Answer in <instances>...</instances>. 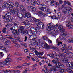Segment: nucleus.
Wrapping results in <instances>:
<instances>
[{
    "label": "nucleus",
    "instance_id": "1",
    "mask_svg": "<svg viewBox=\"0 0 73 73\" xmlns=\"http://www.w3.org/2000/svg\"><path fill=\"white\" fill-rule=\"evenodd\" d=\"M48 29L47 30L48 31H49L51 32V33L52 34V35L54 37H56L57 34H58V33L57 32V31H55L54 29H56L57 27L58 26V24H56V25H54L53 26V24L52 23H50L48 25Z\"/></svg>",
    "mask_w": 73,
    "mask_h": 73
},
{
    "label": "nucleus",
    "instance_id": "2",
    "mask_svg": "<svg viewBox=\"0 0 73 73\" xmlns=\"http://www.w3.org/2000/svg\"><path fill=\"white\" fill-rule=\"evenodd\" d=\"M12 62V60L11 58H6L5 61L1 62H0V66L3 67L4 66V65H9L10 62Z\"/></svg>",
    "mask_w": 73,
    "mask_h": 73
},
{
    "label": "nucleus",
    "instance_id": "3",
    "mask_svg": "<svg viewBox=\"0 0 73 73\" xmlns=\"http://www.w3.org/2000/svg\"><path fill=\"white\" fill-rule=\"evenodd\" d=\"M54 64H55V66H52L51 68L50 69V72L54 70V71H58L60 72V70H61V69L60 68V67L58 66L57 64L56 63H53Z\"/></svg>",
    "mask_w": 73,
    "mask_h": 73
},
{
    "label": "nucleus",
    "instance_id": "4",
    "mask_svg": "<svg viewBox=\"0 0 73 73\" xmlns=\"http://www.w3.org/2000/svg\"><path fill=\"white\" fill-rule=\"evenodd\" d=\"M5 6L7 8H11V7H14L15 5L13 3L11 2L8 1L5 5Z\"/></svg>",
    "mask_w": 73,
    "mask_h": 73
},
{
    "label": "nucleus",
    "instance_id": "5",
    "mask_svg": "<svg viewBox=\"0 0 73 73\" xmlns=\"http://www.w3.org/2000/svg\"><path fill=\"white\" fill-rule=\"evenodd\" d=\"M56 58H54V59L51 61L53 63H56L58 62H59V58H60V54L59 55H55Z\"/></svg>",
    "mask_w": 73,
    "mask_h": 73
},
{
    "label": "nucleus",
    "instance_id": "6",
    "mask_svg": "<svg viewBox=\"0 0 73 73\" xmlns=\"http://www.w3.org/2000/svg\"><path fill=\"white\" fill-rule=\"evenodd\" d=\"M37 25L40 28H41V29H44V27H45L44 24L42 22H41V21H39V22Z\"/></svg>",
    "mask_w": 73,
    "mask_h": 73
},
{
    "label": "nucleus",
    "instance_id": "7",
    "mask_svg": "<svg viewBox=\"0 0 73 73\" xmlns=\"http://www.w3.org/2000/svg\"><path fill=\"white\" fill-rule=\"evenodd\" d=\"M23 17L24 18H26L27 17L28 18H31V14L29 12L26 11L25 14L23 15Z\"/></svg>",
    "mask_w": 73,
    "mask_h": 73
},
{
    "label": "nucleus",
    "instance_id": "8",
    "mask_svg": "<svg viewBox=\"0 0 73 73\" xmlns=\"http://www.w3.org/2000/svg\"><path fill=\"white\" fill-rule=\"evenodd\" d=\"M65 29L63 28L61 30V32H63V34H62V36L63 37H66V36L68 35V33L66 32H65Z\"/></svg>",
    "mask_w": 73,
    "mask_h": 73
},
{
    "label": "nucleus",
    "instance_id": "9",
    "mask_svg": "<svg viewBox=\"0 0 73 73\" xmlns=\"http://www.w3.org/2000/svg\"><path fill=\"white\" fill-rule=\"evenodd\" d=\"M66 25L67 27H68L69 29H73V25H72L70 22H67Z\"/></svg>",
    "mask_w": 73,
    "mask_h": 73
},
{
    "label": "nucleus",
    "instance_id": "10",
    "mask_svg": "<svg viewBox=\"0 0 73 73\" xmlns=\"http://www.w3.org/2000/svg\"><path fill=\"white\" fill-rule=\"evenodd\" d=\"M55 64H57L58 66L59 67V68H60V69H64V68H65V66H64V65L62 64H61V63L59 62L55 63Z\"/></svg>",
    "mask_w": 73,
    "mask_h": 73
},
{
    "label": "nucleus",
    "instance_id": "11",
    "mask_svg": "<svg viewBox=\"0 0 73 73\" xmlns=\"http://www.w3.org/2000/svg\"><path fill=\"white\" fill-rule=\"evenodd\" d=\"M28 9L29 11H31L35 12L36 11V8L34 7L33 6H29L28 7Z\"/></svg>",
    "mask_w": 73,
    "mask_h": 73
},
{
    "label": "nucleus",
    "instance_id": "12",
    "mask_svg": "<svg viewBox=\"0 0 73 73\" xmlns=\"http://www.w3.org/2000/svg\"><path fill=\"white\" fill-rule=\"evenodd\" d=\"M12 13V15H16V14H17L18 13V10L17 9L11 10L10 11Z\"/></svg>",
    "mask_w": 73,
    "mask_h": 73
},
{
    "label": "nucleus",
    "instance_id": "13",
    "mask_svg": "<svg viewBox=\"0 0 73 73\" xmlns=\"http://www.w3.org/2000/svg\"><path fill=\"white\" fill-rule=\"evenodd\" d=\"M72 9V8L69 7H68V6H67L66 7H63L62 9V13H64V12H65V11H68V10H69V9Z\"/></svg>",
    "mask_w": 73,
    "mask_h": 73
},
{
    "label": "nucleus",
    "instance_id": "14",
    "mask_svg": "<svg viewBox=\"0 0 73 73\" xmlns=\"http://www.w3.org/2000/svg\"><path fill=\"white\" fill-rule=\"evenodd\" d=\"M72 8L70 9L69 10H67L68 11H65L64 12H63V13H64V14H68V15H70V14H71V11H72Z\"/></svg>",
    "mask_w": 73,
    "mask_h": 73
},
{
    "label": "nucleus",
    "instance_id": "15",
    "mask_svg": "<svg viewBox=\"0 0 73 73\" xmlns=\"http://www.w3.org/2000/svg\"><path fill=\"white\" fill-rule=\"evenodd\" d=\"M39 1L37 0H34L33 1L31 0V4L32 5L35 6L36 4H37V2Z\"/></svg>",
    "mask_w": 73,
    "mask_h": 73
},
{
    "label": "nucleus",
    "instance_id": "16",
    "mask_svg": "<svg viewBox=\"0 0 73 73\" xmlns=\"http://www.w3.org/2000/svg\"><path fill=\"white\" fill-rule=\"evenodd\" d=\"M62 52H63V53H67V52H68V50H67V49L66 47H63L61 49Z\"/></svg>",
    "mask_w": 73,
    "mask_h": 73
},
{
    "label": "nucleus",
    "instance_id": "17",
    "mask_svg": "<svg viewBox=\"0 0 73 73\" xmlns=\"http://www.w3.org/2000/svg\"><path fill=\"white\" fill-rule=\"evenodd\" d=\"M12 32L13 34H14L15 35L17 36L18 35H19V33L18 31H17V30H16L15 29L13 30L12 31Z\"/></svg>",
    "mask_w": 73,
    "mask_h": 73
},
{
    "label": "nucleus",
    "instance_id": "18",
    "mask_svg": "<svg viewBox=\"0 0 73 73\" xmlns=\"http://www.w3.org/2000/svg\"><path fill=\"white\" fill-rule=\"evenodd\" d=\"M29 23V21L28 20H25L22 22L21 23V25L23 26H25L26 25Z\"/></svg>",
    "mask_w": 73,
    "mask_h": 73
},
{
    "label": "nucleus",
    "instance_id": "19",
    "mask_svg": "<svg viewBox=\"0 0 73 73\" xmlns=\"http://www.w3.org/2000/svg\"><path fill=\"white\" fill-rule=\"evenodd\" d=\"M50 5L51 6H55L56 5V1L52 0L50 3Z\"/></svg>",
    "mask_w": 73,
    "mask_h": 73
},
{
    "label": "nucleus",
    "instance_id": "20",
    "mask_svg": "<svg viewBox=\"0 0 73 73\" xmlns=\"http://www.w3.org/2000/svg\"><path fill=\"white\" fill-rule=\"evenodd\" d=\"M3 41H5V43L6 44H9L11 42V41L9 40H7V39L5 38L3 39Z\"/></svg>",
    "mask_w": 73,
    "mask_h": 73
},
{
    "label": "nucleus",
    "instance_id": "21",
    "mask_svg": "<svg viewBox=\"0 0 73 73\" xmlns=\"http://www.w3.org/2000/svg\"><path fill=\"white\" fill-rule=\"evenodd\" d=\"M13 19V18H12V17L10 16L7 17L6 18V20L8 21H11Z\"/></svg>",
    "mask_w": 73,
    "mask_h": 73
},
{
    "label": "nucleus",
    "instance_id": "22",
    "mask_svg": "<svg viewBox=\"0 0 73 73\" xmlns=\"http://www.w3.org/2000/svg\"><path fill=\"white\" fill-rule=\"evenodd\" d=\"M66 65L67 67H70L72 69V63L70 62H67L66 63Z\"/></svg>",
    "mask_w": 73,
    "mask_h": 73
},
{
    "label": "nucleus",
    "instance_id": "23",
    "mask_svg": "<svg viewBox=\"0 0 73 73\" xmlns=\"http://www.w3.org/2000/svg\"><path fill=\"white\" fill-rule=\"evenodd\" d=\"M37 5H39V7H40V8H42L43 7V5L44 4H41L40 3V1H37L36 2Z\"/></svg>",
    "mask_w": 73,
    "mask_h": 73
},
{
    "label": "nucleus",
    "instance_id": "24",
    "mask_svg": "<svg viewBox=\"0 0 73 73\" xmlns=\"http://www.w3.org/2000/svg\"><path fill=\"white\" fill-rule=\"evenodd\" d=\"M17 16L19 19H21L23 18V14H22L18 12V13H17Z\"/></svg>",
    "mask_w": 73,
    "mask_h": 73
},
{
    "label": "nucleus",
    "instance_id": "25",
    "mask_svg": "<svg viewBox=\"0 0 73 73\" xmlns=\"http://www.w3.org/2000/svg\"><path fill=\"white\" fill-rule=\"evenodd\" d=\"M9 39L11 40V41H12L13 43H16V42H17V39H14L13 38H12V37H10Z\"/></svg>",
    "mask_w": 73,
    "mask_h": 73
},
{
    "label": "nucleus",
    "instance_id": "26",
    "mask_svg": "<svg viewBox=\"0 0 73 73\" xmlns=\"http://www.w3.org/2000/svg\"><path fill=\"white\" fill-rule=\"evenodd\" d=\"M60 40V38H58L57 40H56V42L57 43H58V44H57V45L58 46H59L60 45V44H62V42H60L59 41Z\"/></svg>",
    "mask_w": 73,
    "mask_h": 73
},
{
    "label": "nucleus",
    "instance_id": "27",
    "mask_svg": "<svg viewBox=\"0 0 73 73\" xmlns=\"http://www.w3.org/2000/svg\"><path fill=\"white\" fill-rule=\"evenodd\" d=\"M52 49H54V50H55L56 51V52L58 53H59L60 52V50H59L58 48L57 47H52Z\"/></svg>",
    "mask_w": 73,
    "mask_h": 73
},
{
    "label": "nucleus",
    "instance_id": "28",
    "mask_svg": "<svg viewBox=\"0 0 73 73\" xmlns=\"http://www.w3.org/2000/svg\"><path fill=\"white\" fill-rule=\"evenodd\" d=\"M40 10L42 11L43 12H45L46 11H48V8H42L41 7H40Z\"/></svg>",
    "mask_w": 73,
    "mask_h": 73
},
{
    "label": "nucleus",
    "instance_id": "29",
    "mask_svg": "<svg viewBox=\"0 0 73 73\" xmlns=\"http://www.w3.org/2000/svg\"><path fill=\"white\" fill-rule=\"evenodd\" d=\"M40 21V20L38 19L34 20V23H35V24H37V25H38V24L39 23Z\"/></svg>",
    "mask_w": 73,
    "mask_h": 73
},
{
    "label": "nucleus",
    "instance_id": "30",
    "mask_svg": "<svg viewBox=\"0 0 73 73\" xmlns=\"http://www.w3.org/2000/svg\"><path fill=\"white\" fill-rule=\"evenodd\" d=\"M19 33H21V35L23 36L24 35V29H21L19 31Z\"/></svg>",
    "mask_w": 73,
    "mask_h": 73
},
{
    "label": "nucleus",
    "instance_id": "31",
    "mask_svg": "<svg viewBox=\"0 0 73 73\" xmlns=\"http://www.w3.org/2000/svg\"><path fill=\"white\" fill-rule=\"evenodd\" d=\"M68 61V59L67 58H65L63 60H62V63H67V62Z\"/></svg>",
    "mask_w": 73,
    "mask_h": 73
},
{
    "label": "nucleus",
    "instance_id": "32",
    "mask_svg": "<svg viewBox=\"0 0 73 73\" xmlns=\"http://www.w3.org/2000/svg\"><path fill=\"white\" fill-rule=\"evenodd\" d=\"M42 37L43 38V40H45V41H48L49 39H48V37L46 36H43Z\"/></svg>",
    "mask_w": 73,
    "mask_h": 73
},
{
    "label": "nucleus",
    "instance_id": "33",
    "mask_svg": "<svg viewBox=\"0 0 73 73\" xmlns=\"http://www.w3.org/2000/svg\"><path fill=\"white\" fill-rule=\"evenodd\" d=\"M48 56H49V57H51L52 58H54V54H48Z\"/></svg>",
    "mask_w": 73,
    "mask_h": 73
},
{
    "label": "nucleus",
    "instance_id": "34",
    "mask_svg": "<svg viewBox=\"0 0 73 73\" xmlns=\"http://www.w3.org/2000/svg\"><path fill=\"white\" fill-rule=\"evenodd\" d=\"M66 58H70V55L69 54V52L66 53Z\"/></svg>",
    "mask_w": 73,
    "mask_h": 73
},
{
    "label": "nucleus",
    "instance_id": "35",
    "mask_svg": "<svg viewBox=\"0 0 73 73\" xmlns=\"http://www.w3.org/2000/svg\"><path fill=\"white\" fill-rule=\"evenodd\" d=\"M4 14L5 15H7V17L10 16H11V13L9 12H5L4 13Z\"/></svg>",
    "mask_w": 73,
    "mask_h": 73
},
{
    "label": "nucleus",
    "instance_id": "36",
    "mask_svg": "<svg viewBox=\"0 0 73 73\" xmlns=\"http://www.w3.org/2000/svg\"><path fill=\"white\" fill-rule=\"evenodd\" d=\"M67 71L68 72V73H73V71L70 68H67Z\"/></svg>",
    "mask_w": 73,
    "mask_h": 73
},
{
    "label": "nucleus",
    "instance_id": "37",
    "mask_svg": "<svg viewBox=\"0 0 73 73\" xmlns=\"http://www.w3.org/2000/svg\"><path fill=\"white\" fill-rule=\"evenodd\" d=\"M36 29H35V28L32 27L30 31L31 32H32L33 31H36Z\"/></svg>",
    "mask_w": 73,
    "mask_h": 73
},
{
    "label": "nucleus",
    "instance_id": "38",
    "mask_svg": "<svg viewBox=\"0 0 73 73\" xmlns=\"http://www.w3.org/2000/svg\"><path fill=\"white\" fill-rule=\"evenodd\" d=\"M67 41L69 43H73V39H69L67 40Z\"/></svg>",
    "mask_w": 73,
    "mask_h": 73
},
{
    "label": "nucleus",
    "instance_id": "39",
    "mask_svg": "<svg viewBox=\"0 0 73 73\" xmlns=\"http://www.w3.org/2000/svg\"><path fill=\"white\" fill-rule=\"evenodd\" d=\"M43 13H43L41 11H38V15H39V16H42V15Z\"/></svg>",
    "mask_w": 73,
    "mask_h": 73
},
{
    "label": "nucleus",
    "instance_id": "40",
    "mask_svg": "<svg viewBox=\"0 0 73 73\" xmlns=\"http://www.w3.org/2000/svg\"><path fill=\"white\" fill-rule=\"evenodd\" d=\"M36 31H37L38 32H40L41 31V30L40 28L36 27Z\"/></svg>",
    "mask_w": 73,
    "mask_h": 73
},
{
    "label": "nucleus",
    "instance_id": "41",
    "mask_svg": "<svg viewBox=\"0 0 73 73\" xmlns=\"http://www.w3.org/2000/svg\"><path fill=\"white\" fill-rule=\"evenodd\" d=\"M4 56V53L2 52H0V59H1V57H3Z\"/></svg>",
    "mask_w": 73,
    "mask_h": 73
},
{
    "label": "nucleus",
    "instance_id": "42",
    "mask_svg": "<svg viewBox=\"0 0 73 73\" xmlns=\"http://www.w3.org/2000/svg\"><path fill=\"white\" fill-rule=\"evenodd\" d=\"M69 54H70V57L71 58H73V53L72 52H69Z\"/></svg>",
    "mask_w": 73,
    "mask_h": 73
},
{
    "label": "nucleus",
    "instance_id": "43",
    "mask_svg": "<svg viewBox=\"0 0 73 73\" xmlns=\"http://www.w3.org/2000/svg\"><path fill=\"white\" fill-rule=\"evenodd\" d=\"M15 3L16 7H19V2L16 1L15 2Z\"/></svg>",
    "mask_w": 73,
    "mask_h": 73
},
{
    "label": "nucleus",
    "instance_id": "44",
    "mask_svg": "<svg viewBox=\"0 0 73 73\" xmlns=\"http://www.w3.org/2000/svg\"><path fill=\"white\" fill-rule=\"evenodd\" d=\"M20 10L21 11V12L23 13L24 12H26L25 9L24 7Z\"/></svg>",
    "mask_w": 73,
    "mask_h": 73
},
{
    "label": "nucleus",
    "instance_id": "45",
    "mask_svg": "<svg viewBox=\"0 0 73 73\" xmlns=\"http://www.w3.org/2000/svg\"><path fill=\"white\" fill-rule=\"evenodd\" d=\"M24 27H26L27 29L29 28L30 27V25L29 24H26L25 26H24Z\"/></svg>",
    "mask_w": 73,
    "mask_h": 73
},
{
    "label": "nucleus",
    "instance_id": "46",
    "mask_svg": "<svg viewBox=\"0 0 73 73\" xmlns=\"http://www.w3.org/2000/svg\"><path fill=\"white\" fill-rule=\"evenodd\" d=\"M46 44H44V43H42L41 44V45L42 46V48H45V46L46 45Z\"/></svg>",
    "mask_w": 73,
    "mask_h": 73
},
{
    "label": "nucleus",
    "instance_id": "47",
    "mask_svg": "<svg viewBox=\"0 0 73 73\" xmlns=\"http://www.w3.org/2000/svg\"><path fill=\"white\" fill-rule=\"evenodd\" d=\"M57 15L59 18L61 17V13L60 12L58 13Z\"/></svg>",
    "mask_w": 73,
    "mask_h": 73
},
{
    "label": "nucleus",
    "instance_id": "48",
    "mask_svg": "<svg viewBox=\"0 0 73 73\" xmlns=\"http://www.w3.org/2000/svg\"><path fill=\"white\" fill-rule=\"evenodd\" d=\"M30 49L31 50V52H35V51H36V50H35V48H31V47H30Z\"/></svg>",
    "mask_w": 73,
    "mask_h": 73
},
{
    "label": "nucleus",
    "instance_id": "49",
    "mask_svg": "<svg viewBox=\"0 0 73 73\" xmlns=\"http://www.w3.org/2000/svg\"><path fill=\"white\" fill-rule=\"evenodd\" d=\"M45 48V49H49L50 48V47H49L47 44H46Z\"/></svg>",
    "mask_w": 73,
    "mask_h": 73
},
{
    "label": "nucleus",
    "instance_id": "50",
    "mask_svg": "<svg viewBox=\"0 0 73 73\" xmlns=\"http://www.w3.org/2000/svg\"><path fill=\"white\" fill-rule=\"evenodd\" d=\"M15 47L16 48H19L20 47V45L17 43H16L15 45Z\"/></svg>",
    "mask_w": 73,
    "mask_h": 73
},
{
    "label": "nucleus",
    "instance_id": "51",
    "mask_svg": "<svg viewBox=\"0 0 73 73\" xmlns=\"http://www.w3.org/2000/svg\"><path fill=\"white\" fill-rule=\"evenodd\" d=\"M28 70H29V69H28V68H26L25 70H24L23 73H27V72Z\"/></svg>",
    "mask_w": 73,
    "mask_h": 73
},
{
    "label": "nucleus",
    "instance_id": "52",
    "mask_svg": "<svg viewBox=\"0 0 73 73\" xmlns=\"http://www.w3.org/2000/svg\"><path fill=\"white\" fill-rule=\"evenodd\" d=\"M34 52L35 53L36 55V56H39V52H38V51H35Z\"/></svg>",
    "mask_w": 73,
    "mask_h": 73
},
{
    "label": "nucleus",
    "instance_id": "53",
    "mask_svg": "<svg viewBox=\"0 0 73 73\" xmlns=\"http://www.w3.org/2000/svg\"><path fill=\"white\" fill-rule=\"evenodd\" d=\"M4 73H10V70H6L5 71H3Z\"/></svg>",
    "mask_w": 73,
    "mask_h": 73
},
{
    "label": "nucleus",
    "instance_id": "54",
    "mask_svg": "<svg viewBox=\"0 0 73 73\" xmlns=\"http://www.w3.org/2000/svg\"><path fill=\"white\" fill-rule=\"evenodd\" d=\"M15 70H10V73H15Z\"/></svg>",
    "mask_w": 73,
    "mask_h": 73
},
{
    "label": "nucleus",
    "instance_id": "55",
    "mask_svg": "<svg viewBox=\"0 0 73 73\" xmlns=\"http://www.w3.org/2000/svg\"><path fill=\"white\" fill-rule=\"evenodd\" d=\"M24 34L25 35H27V34H28V31L27 30H24Z\"/></svg>",
    "mask_w": 73,
    "mask_h": 73
},
{
    "label": "nucleus",
    "instance_id": "56",
    "mask_svg": "<svg viewBox=\"0 0 73 73\" xmlns=\"http://www.w3.org/2000/svg\"><path fill=\"white\" fill-rule=\"evenodd\" d=\"M31 32V33H32L33 35H36L37 34V32L36 31H34Z\"/></svg>",
    "mask_w": 73,
    "mask_h": 73
},
{
    "label": "nucleus",
    "instance_id": "57",
    "mask_svg": "<svg viewBox=\"0 0 73 73\" xmlns=\"http://www.w3.org/2000/svg\"><path fill=\"white\" fill-rule=\"evenodd\" d=\"M9 44H6L5 45V46L6 48H10L9 45Z\"/></svg>",
    "mask_w": 73,
    "mask_h": 73
},
{
    "label": "nucleus",
    "instance_id": "58",
    "mask_svg": "<svg viewBox=\"0 0 73 73\" xmlns=\"http://www.w3.org/2000/svg\"><path fill=\"white\" fill-rule=\"evenodd\" d=\"M43 54H44V52H39V56H43Z\"/></svg>",
    "mask_w": 73,
    "mask_h": 73
},
{
    "label": "nucleus",
    "instance_id": "59",
    "mask_svg": "<svg viewBox=\"0 0 73 73\" xmlns=\"http://www.w3.org/2000/svg\"><path fill=\"white\" fill-rule=\"evenodd\" d=\"M6 30H7V28H4V29L2 30V32L3 33H5V32H6Z\"/></svg>",
    "mask_w": 73,
    "mask_h": 73
},
{
    "label": "nucleus",
    "instance_id": "60",
    "mask_svg": "<svg viewBox=\"0 0 73 73\" xmlns=\"http://www.w3.org/2000/svg\"><path fill=\"white\" fill-rule=\"evenodd\" d=\"M64 55H65V54L64 53H62V54L60 53L59 54V56H61V57H64Z\"/></svg>",
    "mask_w": 73,
    "mask_h": 73
},
{
    "label": "nucleus",
    "instance_id": "61",
    "mask_svg": "<svg viewBox=\"0 0 73 73\" xmlns=\"http://www.w3.org/2000/svg\"><path fill=\"white\" fill-rule=\"evenodd\" d=\"M58 28L60 30H61L63 28V27H62V26L60 25L59 26V27H58Z\"/></svg>",
    "mask_w": 73,
    "mask_h": 73
},
{
    "label": "nucleus",
    "instance_id": "62",
    "mask_svg": "<svg viewBox=\"0 0 73 73\" xmlns=\"http://www.w3.org/2000/svg\"><path fill=\"white\" fill-rule=\"evenodd\" d=\"M59 72H60L61 73H62L64 72V69L62 68V69H61V70H60V71Z\"/></svg>",
    "mask_w": 73,
    "mask_h": 73
},
{
    "label": "nucleus",
    "instance_id": "63",
    "mask_svg": "<svg viewBox=\"0 0 73 73\" xmlns=\"http://www.w3.org/2000/svg\"><path fill=\"white\" fill-rule=\"evenodd\" d=\"M24 41L26 42L27 41V36H25L24 38Z\"/></svg>",
    "mask_w": 73,
    "mask_h": 73
},
{
    "label": "nucleus",
    "instance_id": "64",
    "mask_svg": "<svg viewBox=\"0 0 73 73\" xmlns=\"http://www.w3.org/2000/svg\"><path fill=\"white\" fill-rule=\"evenodd\" d=\"M20 72H21V71L19 70H15V73H20Z\"/></svg>",
    "mask_w": 73,
    "mask_h": 73
}]
</instances>
